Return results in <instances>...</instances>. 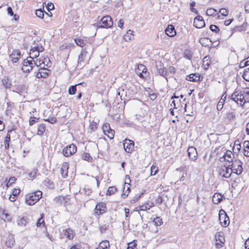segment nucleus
Wrapping results in <instances>:
<instances>
[{"mask_svg": "<svg viewBox=\"0 0 249 249\" xmlns=\"http://www.w3.org/2000/svg\"><path fill=\"white\" fill-rule=\"evenodd\" d=\"M124 189H123V194H122V196H128V195L129 194V192H130V188L129 187H127L126 189L125 190L124 189Z\"/></svg>", "mask_w": 249, "mask_h": 249, "instance_id": "61", "label": "nucleus"}, {"mask_svg": "<svg viewBox=\"0 0 249 249\" xmlns=\"http://www.w3.org/2000/svg\"><path fill=\"white\" fill-rule=\"evenodd\" d=\"M219 220L223 227H227L230 223V219L223 210H220L219 213Z\"/></svg>", "mask_w": 249, "mask_h": 249, "instance_id": "5", "label": "nucleus"}, {"mask_svg": "<svg viewBox=\"0 0 249 249\" xmlns=\"http://www.w3.org/2000/svg\"><path fill=\"white\" fill-rule=\"evenodd\" d=\"M205 25V21L201 16H196L194 20V26L197 28H202Z\"/></svg>", "mask_w": 249, "mask_h": 249, "instance_id": "14", "label": "nucleus"}, {"mask_svg": "<svg viewBox=\"0 0 249 249\" xmlns=\"http://www.w3.org/2000/svg\"><path fill=\"white\" fill-rule=\"evenodd\" d=\"M117 190V188L115 186H111L109 187L107 190V192L106 193L107 195L110 196L112 194H113L115 192H116Z\"/></svg>", "mask_w": 249, "mask_h": 249, "instance_id": "43", "label": "nucleus"}, {"mask_svg": "<svg viewBox=\"0 0 249 249\" xmlns=\"http://www.w3.org/2000/svg\"><path fill=\"white\" fill-rule=\"evenodd\" d=\"M34 60L30 59H25L23 61V66L22 68V70L24 72H29L34 68L33 63Z\"/></svg>", "mask_w": 249, "mask_h": 249, "instance_id": "8", "label": "nucleus"}, {"mask_svg": "<svg viewBox=\"0 0 249 249\" xmlns=\"http://www.w3.org/2000/svg\"><path fill=\"white\" fill-rule=\"evenodd\" d=\"M41 217L38 219L36 222V226L37 227H40L42 225H44L45 222L43 220H42V217L43 216V214H41Z\"/></svg>", "mask_w": 249, "mask_h": 249, "instance_id": "59", "label": "nucleus"}, {"mask_svg": "<svg viewBox=\"0 0 249 249\" xmlns=\"http://www.w3.org/2000/svg\"><path fill=\"white\" fill-rule=\"evenodd\" d=\"M190 10L191 12L195 13L196 14H197L198 12L196 10L194 7L196 5L195 2L193 1L190 3Z\"/></svg>", "mask_w": 249, "mask_h": 249, "instance_id": "62", "label": "nucleus"}, {"mask_svg": "<svg viewBox=\"0 0 249 249\" xmlns=\"http://www.w3.org/2000/svg\"><path fill=\"white\" fill-rule=\"evenodd\" d=\"M165 34L169 36L172 37L176 35V32L174 26L172 25L168 26L165 31Z\"/></svg>", "mask_w": 249, "mask_h": 249, "instance_id": "18", "label": "nucleus"}, {"mask_svg": "<svg viewBox=\"0 0 249 249\" xmlns=\"http://www.w3.org/2000/svg\"><path fill=\"white\" fill-rule=\"evenodd\" d=\"M85 53V52H82L80 55H79L78 60V65L77 66H79L81 65V64L82 62H84V55H86L84 54Z\"/></svg>", "mask_w": 249, "mask_h": 249, "instance_id": "48", "label": "nucleus"}, {"mask_svg": "<svg viewBox=\"0 0 249 249\" xmlns=\"http://www.w3.org/2000/svg\"><path fill=\"white\" fill-rule=\"evenodd\" d=\"M118 95L120 96V98L122 100V97L125 96L127 97V92L125 90L124 86H122L121 88L119 89V91L117 93Z\"/></svg>", "mask_w": 249, "mask_h": 249, "instance_id": "27", "label": "nucleus"}, {"mask_svg": "<svg viewBox=\"0 0 249 249\" xmlns=\"http://www.w3.org/2000/svg\"><path fill=\"white\" fill-rule=\"evenodd\" d=\"M241 147V146L240 141L239 140L235 141L233 147V153H237L240 150Z\"/></svg>", "mask_w": 249, "mask_h": 249, "instance_id": "28", "label": "nucleus"}, {"mask_svg": "<svg viewBox=\"0 0 249 249\" xmlns=\"http://www.w3.org/2000/svg\"><path fill=\"white\" fill-rule=\"evenodd\" d=\"M153 222L156 226H160L163 224L162 220L160 217H156L155 218Z\"/></svg>", "mask_w": 249, "mask_h": 249, "instance_id": "42", "label": "nucleus"}, {"mask_svg": "<svg viewBox=\"0 0 249 249\" xmlns=\"http://www.w3.org/2000/svg\"><path fill=\"white\" fill-rule=\"evenodd\" d=\"M13 131V129L8 130L7 134L5 138L4 143L5 148L6 149H8L9 147V142L10 141V135L9 133H12Z\"/></svg>", "mask_w": 249, "mask_h": 249, "instance_id": "25", "label": "nucleus"}, {"mask_svg": "<svg viewBox=\"0 0 249 249\" xmlns=\"http://www.w3.org/2000/svg\"><path fill=\"white\" fill-rule=\"evenodd\" d=\"M113 25V21L109 16H106L103 17L101 19L96 23V27L98 28H108Z\"/></svg>", "mask_w": 249, "mask_h": 249, "instance_id": "2", "label": "nucleus"}, {"mask_svg": "<svg viewBox=\"0 0 249 249\" xmlns=\"http://www.w3.org/2000/svg\"><path fill=\"white\" fill-rule=\"evenodd\" d=\"M44 120L45 121L48 122L52 124L55 123L57 121L56 118L54 117H48V119H44Z\"/></svg>", "mask_w": 249, "mask_h": 249, "instance_id": "56", "label": "nucleus"}, {"mask_svg": "<svg viewBox=\"0 0 249 249\" xmlns=\"http://www.w3.org/2000/svg\"><path fill=\"white\" fill-rule=\"evenodd\" d=\"M199 43L203 46L209 47V45H211V47H212V41L208 38L204 37L200 38L199 39Z\"/></svg>", "mask_w": 249, "mask_h": 249, "instance_id": "24", "label": "nucleus"}, {"mask_svg": "<svg viewBox=\"0 0 249 249\" xmlns=\"http://www.w3.org/2000/svg\"><path fill=\"white\" fill-rule=\"evenodd\" d=\"M33 64H34V67L36 65L37 67H39L42 64H44V61L37 59L36 61L34 60Z\"/></svg>", "mask_w": 249, "mask_h": 249, "instance_id": "52", "label": "nucleus"}, {"mask_svg": "<svg viewBox=\"0 0 249 249\" xmlns=\"http://www.w3.org/2000/svg\"><path fill=\"white\" fill-rule=\"evenodd\" d=\"M167 73H168V71H167L166 69L164 67L162 69H159L156 70V73L157 74H159L161 76H163L165 78H166Z\"/></svg>", "mask_w": 249, "mask_h": 249, "instance_id": "32", "label": "nucleus"}, {"mask_svg": "<svg viewBox=\"0 0 249 249\" xmlns=\"http://www.w3.org/2000/svg\"><path fill=\"white\" fill-rule=\"evenodd\" d=\"M242 76L246 81L249 82V68L245 69Z\"/></svg>", "mask_w": 249, "mask_h": 249, "instance_id": "45", "label": "nucleus"}, {"mask_svg": "<svg viewBox=\"0 0 249 249\" xmlns=\"http://www.w3.org/2000/svg\"><path fill=\"white\" fill-rule=\"evenodd\" d=\"M246 29V24L243 23L242 25L236 26L233 29V32H242Z\"/></svg>", "mask_w": 249, "mask_h": 249, "instance_id": "36", "label": "nucleus"}, {"mask_svg": "<svg viewBox=\"0 0 249 249\" xmlns=\"http://www.w3.org/2000/svg\"><path fill=\"white\" fill-rule=\"evenodd\" d=\"M223 197L222 194L216 193L213 196L212 201L214 204H218L222 201Z\"/></svg>", "mask_w": 249, "mask_h": 249, "instance_id": "19", "label": "nucleus"}, {"mask_svg": "<svg viewBox=\"0 0 249 249\" xmlns=\"http://www.w3.org/2000/svg\"><path fill=\"white\" fill-rule=\"evenodd\" d=\"M2 85L6 89H9L11 86L10 80L7 77H5L2 80Z\"/></svg>", "mask_w": 249, "mask_h": 249, "instance_id": "35", "label": "nucleus"}, {"mask_svg": "<svg viewBox=\"0 0 249 249\" xmlns=\"http://www.w3.org/2000/svg\"><path fill=\"white\" fill-rule=\"evenodd\" d=\"M42 196L41 191H35L26 196L25 202L29 205H33L41 198Z\"/></svg>", "mask_w": 249, "mask_h": 249, "instance_id": "1", "label": "nucleus"}, {"mask_svg": "<svg viewBox=\"0 0 249 249\" xmlns=\"http://www.w3.org/2000/svg\"><path fill=\"white\" fill-rule=\"evenodd\" d=\"M226 115L229 120H233L235 117V113L233 112H228L226 113Z\"/></svg>", "mask_w": 249, "mask_h": 249, "instance_id": "54", "label": "nucleus"}, {"mask_svg": "<svg viewBox=\"0 0 249 249\" xmlns=\"http://www.w3.org/2000/svg\"><path fill=\"white\" fill-rule=\"evenodd\" d=\"M102 129L104 134L106 133L107 131H108V130L111 129L110 128V124L108 123L104 124L102 126Z\"/></svg>", "mask_w": 249, "mask_h": 249, "instance_id": "55", "label": "nucleus"}, {"mask_svg": "<svg viewBox=\"0 0 249 249\" xmlns=\"http://www.w3.org/2000/svg\"><path fill=\"white\" fill-rule=\"evenodd\" d=\"M20 56V52L18 50H16L12 52L10 55V57L13 63H16L19 59Z\"/></svg>", "mask_w": 249, "mask_h": 249, "instance_id": "15", "label": "nucleus"}, {"mask_svg": "<svg viewBox=\"0 0 249 249\" xmlns=\"http://www.w3.org/2000/svg\"><path fill=\"white\" fill-rule=\"evenodd\" d=\"M153 206V203H145L141 206H140L139 210L142 211H145L146 210H150V209Z\"/></svg>", "mask_w": 249, "mask_h": 249, "instance_id": "29", "label": "nucleus"}, {"mask_svg": "<svg viewBox=\"0 0 249 249\" xmlns=\"http://www.w3.org/2000/svg\"><path fill=\"white\" fill-rule=\"evenodd\" d=\"M16 180V178L14 177H11L9 180L6 183V187L8 188L10 185H11L13 183H14Z\"/></svg>", "mask_w": 249, "mask_h": 249, "instance_id": "58", "label": "nucleus"}, {"mask_svg": "<svg viewBox=\"0 0 249 249\" xmlns=\"http://www.w3.org/2000/svg\"><path fill=\"white\" fill-rule=\"evenodd\" d=\"M232 173H233V171L229 165H228L227 166H224L222 167L219 171V174L226 178H229Z\"/></svg>", "mask_w": 249, "mask_h": 249, "instance_id": "11", "label": "nucleus"}, {"mask_svg": "<svg viewBox=\"0 0 249 249\" xmlns=\"http://www.w3.org/2000/svg\"><path fill=\"white\" fill-rule=\"evenodd\" d=\"M206 14L209 16H215L217 14V11L214 8H209L206 11Z\"/></svg>", "mask_w": 249, "mask_h": 249, "instance_id": "39", "label": "nucleus"}, {"mask_svg": "<svg viewBox=\"0 0 249 249\" xmlns=\"http://www.w3.org/2000/svg\"><path fill=\"white\" fill-rule=\"evenodd\" d=\"M31 49H32V50H34L35 51H37L39 53H40V52H43L44 50V48L41 45L34 47L33 48H32Z\"/></svg>", "mask_w": 249, "mask_h": 249, "instance_id": "57", "label": "nucleus"}, {"mask_svg": "<svg viewBox=\"0 0 249 249\" xmlns=\"http://www.w3.org/2000/svg\"><path fill=\"white\" fill-rule=\"evenodd\" d=\"M26 89V86L24 85H19L16 88L15 90H13L14 91L17 93H21L24 91Z\"/></svg>", "mask_w": 249, "mask_h": 249, "instance_id": "37", "label": "nucleus"}, {"mask_svg": "<svg viewBox=\"0 0 249 249\" xmlns=\"http://www.w3.org/2000/svg\"><path fill=\"white\" fill-rule=\"evenodd\" d=\"M215 239L216 241H219V243H216L215 247L217 249H219L223 247V245L225 242V238L223 235V233L222 232H217L215 235Z\"/></svg>", "mask_w": 249, "mask_h": 249, "instance_id": "10", "label": "nucleus"}, {"mask_svg": "<svg viewBox=\"0 0 249 249\" xmlns=\"http://www.w3.org/2000/svg\"><path fill=\"white\" fill-rule=\"evenodd\" d=\"M105 134L107 135L109 139H112L114 136V130L112 129L109 130H108Z\"/></svg>", "mask_w": 249, "mask_h": 249, "instance_id": "47", "label": "nucleus"}, {"mask_svg": "<svg viewBox=\"0 0 249 249\" xmlns=\"http://www.w3.org/2000/svg\"><path fill=\"white\" fill-rule=\"evenodd\" d=\"M99 246L102 249H108L109 247V242L107 240L103 241L100 243Z\"/></svg>", "mask_w": 249, "mask_h": 249, "instance_id": "38", "label": "nucleus"}, {"mask_svg": "<svg viewBox=\"0 0 249 249\" xmlns=\"http://www.w3.org/2000/svg\"><path fill=\"white\" fill-rule=\"evenodd\" d=\"M219 13H220L222 16H226L228 14V11L225 8H221L219 10Z\"/></svg>", "mask_w": 249, "mask_h": 249, "instance_id": "64", "label": "nucleus"}, {"mask_svg": "<svg viewBox=\"0 0 249 249\" xmlns=\"http://www.w3.org/2000/svg\"><path fill=\"white\" fill-rule=\"evenodd\" d=\"M107 210V208L106 204L103 202H99L96 205L94 213L97 215H100L105 213Z\"/></svg>", "mask_w": 249, "mask_h": 249, "instance_id": "7", "label": "nucleus"}, {"mask_svg": "<svg viewBox=\"0 0 249 249\" xmlns=\"http://www.w3.org/2000/svg\"><path fill=\"white\" fill-rule=\"evenodd\" d=\"M44 13H45L47 15H48V13L45 12L44 10H43L42 9H39L38 10H36V15L37 17L40 18H43L44 17Z\"/></svg>", "mask_w": 249, "mask_h": 249, "instance_id": "41", "label": "nucleus"}, {"mask_svg": "<svg viewBox=\"0 0 249 249\" xmlns=\"http://www.w3.org/2000/svg\"><path fill=\"white\" fill-rule=\"evenodd\" d=\"M64 235L69 239H72L74 237V232L72 230L68 229L65 231Z\"/></svg>", "mask_w": 249, "mask_h": 249, "instance_id": "34", "label": "nucleus"}, {"mask_svg": "<svg viewBox=\"0 0 249 249\" xmlns=\"http://www.w3.org/2000/svg\"><path fill=\"white\" fill-rule=\"evenodd\" d=\"M82 158L85 160L90 161L92 160V158L89 153H84L82 156Z\"/></svg>", "mask_w": 249, "mask_h": 249, "instance_id": "46", "label": "nucleus"}, {"mask_svg": "<svg viewBox=\"0 0 249 249\" xmlns=\"http://www.w3.org/2000/svg\"><path fill=\"white\" fill-rule=\"evenodd\" d=\"M211 64V61L209 56H206L203 59V66L204 69L207 70Z\"/></svg>", "mask_w": 249, "mask_h": 249, "instance_id": "30", "label": "nucleus"}, {"mask_svg": "<svg viewBox=\"0 0 249 249\" xmlns=\"http://www.w3.org/2000/svg\"><path fill=\"white\" fill-rule=\"evenodd\" d=\"M242 162L238 159H235L232 161L231 164H229L231 169L233 171V173L236 175H240L243 172Z\"/></svg>", "mask_w": 249, "mask_h": 249, "instance_id": "3", "label": "nucleus"}, {"mask_svg": "<svg viewBox=\"0 0 249 249\" xmlns=\"http://www.w3.org/2000/svg\"><path fill=\"white\" fill-rule=\"evenodd\" d=\"M124 86L127 92V97L128 98H131L136 93V87L132 83H128Z\"/></svg>", "mask_w": 249, "mask_h": 249, "instance_id": "9", "label": "nucleus"}, {"mask_svg": "<svg viewBox=\"0 0 249 249\" xmlns=\"http://www.w3.org/2000/svg\"><path fill=\"white\" fill-rule=\"evenodd\" d=\"M210 29L213 32L215 33H218L220 31V29L219 27L215 25H211L210 26Z\"/></svg>", "mask_w": 249, "mask_h": 249, "instance_id": "53", "label": "nucleus"}, {"mask_svg": "<svg viewBox=\"0 0 249 249\" xmlns=\"http://www.w3.org/2000/svg\"><path fill=\"white\" fill-rule=\"evenodd\" d=\"M231 99L236 103L237 105L243 106L245 103L244 95L241 92L235 91L231 95Z\"/></svg>", "mask_w": 249, "mask_h": 249, "instance_id": "4", "label": "nucleus"}, {"mask_svg": "<svg viewBox=\"0 0 249 249\" xmlns=\"http://www.w3.org/2000/svg\"><path fill=\"white\" fill-rule=\"evenodd\" d=\"M233 156L234 154L232 153V152L231 151L228 150L226 151V152L225 153L222 158H224V160H227V161L229 162V163H231L232 162V161L234 160H233L234 158Z\"/></svg>", "mask_w": 249, "mask_h": 249, "instance_id": "20", "label": "nucleus"}, {"mask_svg": "<svg viewBox=\"0 0 249 249\" xmlns=\"http://www.w3.org/2000/svg\"><path fill=\"white\" fill-rule=\"evenodd\" d=\"M41 74L43 76V78H47L51 73V71L48 69H46L44 66L40 67L39 69Z\"/></svg>", "mask_w": 249, "mask_h": 249, "instance_id": "26", "label": "nucleus"}, {"mask_svg": "<svg viewBox=\"0 0 249 249\" xmlns=\"http://www.w3.org/2000/svg\"><path fill=\"white\" fill-rule=\"evenodd\" d=\"M15 241L13 235H9L6 241L5 244L7 247L12 248L15 244Z\"/></svg>", "mask_w": 249, "mask_h": 249, "instance_id": "22", "label": "nucleus"}, {"mask_svg": "<svg viewBox=\"0 0 249 249\" xmlns=\"http://www.w3.org/2000/svg\"><path fill=\"white\" fill-rule=\"evenodd\" d=\"M155 66L156 70L164 68L163 64L160 61L156 62Z\"/></svg>", "mask_w": 249, "mask_h": 249, "instance_id": "63", "label": "nucleus"}, {"mask_svg": "<svg viewBox=\"0 0 249 249\" xmlns=\"http://www.w3.org/2000/svg\"><path fill=\"white\" fill-rule=\"evenodd\" d=\"M69 165L67 162L63 163L60 169V172L63 178H66L68 176V170Z\"/></svg>", "mask_w": 249, "mask_h": 249, "instance_id": "21", "label": "nucleus"}, {"mask_svg": "<svg viewBox=\"0 0 249 249\" xmlns=\"http://www.w3.org/2000/svg\"><path fill=\"white\" fill-rule=\"evenodd\" d=\"M124 148L127 153H131L134 148V142L133 141L125 139L123 142Z\"/></svg>", "mask_w": 249, "mask_h": 249, "instance_id": "12", "label": "nucleus"}, {"mask_svg": "<svg viewBox=\"0 0 249 249\" xmlns=\"http://www.w3.org/2000/svg\"><path fill=\"white\" fill-rule=\"evenodd\" d=\"M189 158L193 161H195L197 157V152L195 147L189 146L187 150Z\"/></svg>", "mask_w": 249, "mask_h": 249, "instance_id": "13", "label": "nucleus"}, {"mask_svg": "<svg viewBox=\"0 0 249 249\" xmlns=\"http://www.w3.org/2000/svg\"><path fill=\"white\" fill-rule=\"evenodd\" d=\"M200 76L199 74L192 73L187 75L186 77V80L192 82H197L200 80Z\"/></svg>", "mask_w": 249, "mask_h": 249, "instance_id": "17", "label": "nucleus"}, {"mask_svg": "<svg viewBox=\"0 0 249 249\" xmlns=\"http://www.w3.org/2000/svg\"><path fill=\"white\" fill-rule=\"evenodd\" d=\"M158 167L153 165L151 167V176H155L158 172Z\"/></svg>", "mask_w": 249, "mask_h": 249, "instance_id": "51", "label": "nucleus"}, {"mask_svg": "<svg viewBox=\"0 0 249 249\" xmlns=\"http://www.w3.org/2000/svg\"><path fill=\"white\" fill-rule=\"evenodd\" d=\"M77 85L71 86L69 89V93L71 95H73L75 93L76 91Z\"/></svg>", "mask_w": 249, "mask_h": 249, "instance_id": "50", "label": "nucleus"}, {"mask_svg": "<svg viewBox=\"0 0 249 249\" xmlns=\"http://www.w3.org/2000/svg\"><path fill=\"white\" fill-rule=\"evenodd\" d=\"M136 73L141 78H143V73H146V68L143 64H139L138 65L137 68L135 70Z\"/></svg>", "mask_w": 249, "mask_h": 249, "instance_id": "16", "label": "nucleus"}, {"mask_svg": "<svg viewBox=\"0 0 249 249\" xmlns=\"http://www.w3.org/2000/svg\"><path fill=\"white\" fill-rule=\"evenodd\" d=\"M133 31L129 30L124 36V39L125 41H129L134 39Z\"/></svg>", "mask_w": 249, "mask_h": 249, "instance_id": "23", "label": "nucleus"}, {"mask_svg": "<svg viewBox=\"0 0 249 249\" xmlns=\"http://www.w3.org/2000/svg\"><path fill=\"white\" fill-rule=\"evenodd\" d=\"M244 145V155L246 157H249V141H245Z\"/></svg>", "mask_w": 249, "mask_h": 249, "instance_id": "33", "label": "nucleus"}, {"mask_svg": "<svg viewBox=\"0 0 249 249\" xmlns=\"http://www.w3.org/2000/svg\"><path fill=\"white\" fill-rule=\"evenodd\" d=\"M30 55L29 58L33 60L34 58H36L39 56V53L37 51H35L31 49Z\"/></svg>", "mask_w": 249, "mask_h": 249, "instance_id": "44", "label": "nucleus"}, {"mask_svg": "<svg viewBox=\"0 0 249 249\" xmlns=\"http://www.w3.org/2000/svg\"><path fill=\"white\" fill-rule=\"evenodd\" d=\"M89 128L92 131H94L97 128V124L94 122H92L90 124L89 126Z\"/></svg>", "mask_w": 249, "mask_h": 249, "instance_id": "60", "label": "nucleus"}, {"mask_svg": "<svg viewBox=\"0 0 249 249\" xmlns=\"http://www.w3.org/2000/svg\"><path fill=\"white\" fill-rule=\"evenodd\" d=\"M38 172V170L36 168H34L32 171L28 173V176L32 178H34Z\"/></svg>", "mask_w": 249, "mask_h": 249, "instance_id": "49", "label": "nucleus"}, {"mask_svg": "<svg viewBox=\"0 0 249 249\" xmlns=\"http://www.w3.org/2000/svg\"><path fill=\"white\" fill-rule=\"evenodd\" d=\"M46 129L45 125L43 124H41L38 125L37 128V135L42 136Z\"/></svg>", "mask_w": 249, "mask_h": 249, "instance_id": "31", "label": "nucleus"}, {"mask_svg": "<svg viewBox=\"0 0 249 249\" xmlns=\"http://www.w3.org/2000/svg\"><path fill=\"white\" fill-rule=\"evenodd\" d=\"M27 223V218L22 217L19 218L18 221V224L19 226H25Z\"/></svg>", "mask_w": 249, "mask_h": 249, "instance_id": "40", "label": "nucleus"}, {"mask_svg": "<svg viewBox=\"0 0 249 249\" xmlns=\"http://www.w3.org/2000/svg\"><path fill=\"white\" fill-rule=\"evenodd\" d=\"M77 147L75 145L71 144L67 146L62 151L65 157H69L76 152Z\"/></svg>", "mask_w": 249, "mask_h": 249, "instance_id": "6", "label": "nucleus"}]
</instances>
